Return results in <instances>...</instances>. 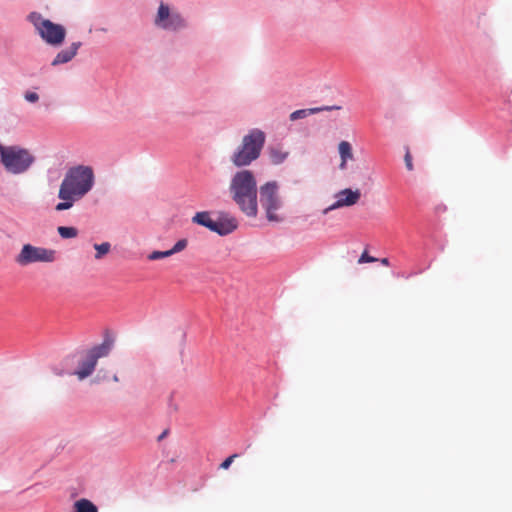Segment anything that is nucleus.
<instances>
[{
    "label": "nucleus",
    "mask_w": 512,
    "mask_h": 512,
    "mask_svg": "<svg viewBox=\"0 0 512 512\" xmlns=\"http://www.w3.org/2000/svg\"><path fill=\"white\" fill-rule=\"evenodd\" d=\"M341 158L340 169H345L348 160L353 159L352 146L348 141H341L338 145Z\"/></svg>",
    "instance_id": "dca6fc26"
},
{
    "label": "nucleus",
    "mask_w": 512,
    "mask_h": 512,
    "mask_svg": "<svg viewBox=\"0 0 512 512\" xmlns=\"http://www.w3.org/2000/svg\"><path fill=\"white\" fill-rule=\"evenodd\" d=\"M187 245H188L187 239H180L175 243V245L171 249L166 250V251H153L148 255L147 258L151 261L159 260L162 258H167L176 253L183 251L184 249H186Z\"/></svg>",
    "instance_id": "9b49d317"
},
{
    "label": "nucleus",
    "mask_w": 512,
    "mask_h": 512,
    "mask_svg": "<svg viewBox=\"0 0 512 512\" xmlns=\"http://www.w3.org/2000/svg\"><path fill=\"white\" fill-rule=\"evenodd\" d=\"M229 191L239 209L248 217L258 214L257 182L252 171L242 169L231 178Z\"/></svg>",
    "instance_id": "f03ea898"
},
{
    "label": "nucleus",
    "mask_w": 512,
    "mask_h": 512,
    "mask_svg": "<svg viewBox=\"0 0 512 512\" xmlns=\"http://www.w3.org/2000/svg\"><path fill=\"white\" fill-rule=\"evenodd\" d=\"M96 364L97 361L94 358H92L89 354H87L86 359L81 362L80 367L75 372V374L78 376L80 380H83L93 373Z\"/></svg>",
    "instance_id": "4468645a"
},
{
    "label": "nucleus",
    "mask_w": 512,
    "mask_h": 512,
    "mask_svg": "<svg viewBox=\"0 0 512 512\" xmlns=\"http://www.w3.org/2000/svg\"><path fill=\"white\" fill-rule=\"evenodd\" d=\"M376 260H377L376 258L369 256L368 253L366 251H364L362 253V255L360 256V258L358 259V263L359 264L370 263V262H375Z\"/></svg>",
    "instance_id": "5701e85b"
},
{
    "label": "nucleus",
    "mask_w": 512,
    "mask_h": 512,
    "mask_svg": "<svg viewBox=\"0 0 512 512\" xmlns=\"http://www.w3.org/2000/svg\"><path fill=\"white\" fill-rule=\"evenodd\" d=\"M154 24L164 30L176 31L186 26L185 20L177 11H172L170 7L161 2L154 19Z\"/></svg>",
    "instance_id": "6e6552de"
},
{
    "label": "nucleus",
    "mask_w": 512,
    "mask_h": 512,
    "mask_svg": "<svg viewBox=\"0 0 512 512\" xmlns=\"http://www.w3.org/2000/svg\"><path fill=\"white\" fill-rule=\"evenodd\" d=\"M113 380H114L115 382H118V380H119V379H118L117 375H114V376H113Z\"/></svg>",
    "instance_id": "bb28decb"
},
{
    "label": "nucleus",
    "mask_w": 512,
    "mask_h": 512,
    "mask_svg": "<svg viewBox=\"0 0 512 512\" xmlns=\"http://www.w3.org/2000/svg\"><path fill=\"white\" fill-rule=\"evenodd\" d=\"M81 46V42H74L67 49L61 50L52 61V66L67 63L71 61L77 54L78 49Z\"/></svg>",
    "instance_id": "f8f14e48"
},
{
    "label": "nucleus",
    "mask_w": 512,
    "mask_h": 512,
    "mask_svg": "<svg viewBox=\"0 0 512 512\" xmlns=\"http://www.w3.org/2000/svg\"><path fill=\"white\" fill-rule=\"evenodd\" d=\"M335 197L337 200L323 211L324 214H327L328 212L335 209L355 205L361 197V192L359 189L353 191L349 188H346L339 191Z\"/></svg>",
    "instance_id": "1a4fd4ad"
},
{
    "label": "nucleus",
    "mask_w": 512,
    "mask_h": 512,
    "mask_svg": "<svg viewBox=\"0 0 512 512\" xmlns=\"http://www.w3.org/2000/svg\"><path fill=\"white\" fill-rule=\"evenodd\" d=\"M339 106H324V107H316L310 109H300L292 112L289 116L291 121H296L298 119L306 118L309 115L316 114L321 111H330L333 109H340Z\"/></svg>",
    "instance_id": "ddd939ff"
},
{
    "label": "nucleus",
    "mask_w": 512,
    "mask_h": 512,
    "mask_svg": "<svg viewBox=\"0 0 512 512\" xmlns=\"http://www.w3.org/2000/svg\"><path fill=\"white\" fill-rule=\"evenodd\" d=\"M192 220L194 223L204 226V227L208 228L209 230H212V228H214L213 227L214 219H212L210 212H207V211L198 212L194 215Z\"/></svg>",
    "instance_id": "f3484780"
},
{
    "label": "nucleus",
    "mask_w": 512,
    "mask_h": 512,
    "mask_svg": "<svg viewBox=\"0 0 512 512\" xmlns=\"http://www.w3.org/2000/svg\"><path fill=\"white\" fill-rule=\"evenodd\" d=\"M238 226L237 220L228 215L221 214L217 220H214V224L211 231L218 233L219 235H227L232 233Z\"/></svg>",
    "instance_id": "9d476101"
},
{
    "label": "nucleus",
    "mask_w": 512,
    "mask_h": 512,
    "mask_svg": "<svg viewBox=\"0 0 512 512\" xmlns=\"http://www.w3.org/2000/svg\"><path fill=\"white\" fill-rule=\"evenodd\" d=\"M289 155V152L287 151H284L281 147L277 146V147H271L269 149V157H270V161L275 164V165H278V164H281L282 162H284L286 160V158L288 157Z\"/></svg>",
    "instance_id": "a211bd4d"
},
{
    "label": "nucleus",
    "mask_w": 512,
    "mask_h": 512,
    "mask_svg": "<svg viewBox=\"0 0 512 512\" xmlns=\"http://www.w3.org/2000/svg\"><path fill=\"white\" fill-rule=\"evenodd\" d=\"M57 232L63 239H70L78 236V230L75 227L59 226L57 228Z\"/></svg>",
    "instance_id": "412c9836"
},
{
    "label": "nucleus",
    "mask_w": 512,
    "mask_h": 512,
    "mask_svg": "<svg viewBox=\"0 0 512 512\" xmlns=\"http://www.w3.org/2000/svg\"><path fill=\"white\" fill-rule=\"evenodd\" d=\"M260 205L265 211L269 222H282L284 216L280 213L283 202L279 195V185L276 181H269L259 188Z\"/></svg>",
    "instance_id": "39448f33"
},
{
    "label": "nucleus",
    "mask_w": 512,
    "mask_h": 512,
    "mask_svg": "<svg viewBox=\"0 0 512 512\" xmlns=\"http://www.w3.org/2000/svg\"><path fill=\"white\" fill-rule=\"evenodd\" d=\"M238 457V454H232L230 455L229 457H227L221 464H220V468L221 469H228L230 467V465L233 463L234 459H236Z\"/></svg>",
    "instance_id": "4be33fe9"
},
{
    "label": "nucleus",
    "mask_w": 512,
    "mask_h": 512,
    "mask_svg": "<svg viewBox=\"0 0 512 512\" xmlns=\"http://www.w3.org/2000/svg\"><path fill=\"white\" fill-rule=\"evenodd\" d=\"M380 261H381V263H382L383 265H385V266H388V265H389V260H388V258H382Z\"/></svg>",
    "instance_id": "a878e982"
},
{
    "label": "nucleus",
    "mask_w": 512,
    "mask_h": 512,
    "mask_svg": "<svg viewBox=\"0 0 512 512\" xmlns=\"http://www.w3.org/2000/svg\"><path fill=\"white\" fill-rule=\"evenodd\" d=\"M165 435H166V432H164V433L159 437V439H162L163 437H165Z\"/></svg>",
    "instance_id": "cd10ccee"
},
{
    "label": "nucleus",
    "mask_w": 512,
    "mask_h": 512,
    "mask_svg": "<svg viewBox=\"0 0 512 512\" xmlns=\"http://www.w3.org/2000/svg\"><path fill=\"white\" fill-rule=\"evenodd\" d=\"M113 347L112 339H105L102 344L93 347L88 354L98 361L99 358L106 357Z\"/></svg>",
    "instance_id": "2eb2a0df"
},
{
    "label": "nucleus",
    "mask_w": 512,
    "mask_h": 512,
    "mask_svg": "<svg viewBox=\"0 0 512 512\" xmlns=\"http://www.w3.org/2000/svg\"><path fill=\"white\" fill-rule=\"evenodd\" d=\"M75 512H98V508L90 500L82 498L74 503Z\"/></svg>",
    "instance_id": "6ab92c4d"
},
{
    "label": "nucleus",
    "mask_w": 512,
    "mask_h": 512,
    "mask_svg": "<svg viewBox=\"0 0 512 512\" xmlns=\"http://www.w3.org/2000/svg\"><path fill=\"white\" fill-rule=\"evenodd\" d=\"M35 162V157L26 148L18 145L5 146L0 142V163L7 173H26Z\"/></svg>",
    "instance_id": "20e7f679"
},
{
    "label": "nucleus",
    "mask_w": 512,
    "mask_h": 512,
    "mask_svg": "<svg viewBox=\"0 0 512 512\" xmlns=\"http://www.w3.org/2000/svg\"><path fill=\"white\" fill-rule=\"evenodd\" d=\"M28 20L32 23L39 36L51 46H60L66 36V29L60 24L43 18L38 12H31Z\"/></svg>",
    "instance_id": "423d86ee"
},
{
    "label": "nucleus",
    "mask_w": 512,
    "mask_h": 512,
    "mask_svg": "<svg viewBox=\"0 0 512 512\" xmlns=\"http://www.w3.org/2000/svg\"><path fill=\"white\" fill-rule=\"evenodd\" d=\"M24 98L28 101V102H31V103H35L39 100V95L35 92H30V91H27L25 94H24Z\"/></svg>",
    "instance_id": "393cba45"
},
{
    "label": "nucleus",
    "mask_w": 512,
    "mask_h": 512,
    "mask_svg": "<svg viewBox=\"0 0 512 512\" xmlns=\"http://www.w3.org/2000/svg\"><path fill=\"white\" fill-rule=\"evenodd\" d=\"M265 143V134L259 129H252L242 139L241 144L230 157L234 166L246 167L257 160Z\"/></svg>",
    "instance_id": "7ed1b4c3"
},
{
    "label": "nucleus",
    "mask_w": 512,
    "mask_h": 512,
    "mask_svg": "<svg viewBox=\"0 0 512 512\" xmlns=\"http://www.w3.org/2000/svg\"><path fill=\"white\" fill-rule=\"evenodd\" d=\"M95 175L92 167L76 165L70 167L59 186L58 198L61 200L55 210L60 212L73 207L75 202L85 197L93 188Z\"/></svg>",
    "instance_id": "f257e3e1"
},
{
    "label": "nucleus",
    "mask_w": 512,
    "mask_h": 512,
    "mask_svg": "<svg viewBox=\"0 0 512 512\" xmlns=\"http://www.w3.org/2000/svg\"><path fill=\"white\" fill-rule=\"evenodd\" d=\"M404 161H405L406 168L409 171H412L414 167H413V162H412V156H411L409 149L406 150V153L404 156Z\"/></svg>",
    "instance_id": "b1692460"
},
{
    "label": "nucleus",
    "mask_w": 512,
    "mask_h": 512,
    "mask_svg": "<svg viewBox=\"0 0 512 512\" xmlns=\"http://www.w3.org/2000/svg\"><path fill=\"white\" fill-rule=\"evenodd\" d=\"M55 251L31 244H24L20 253L15 257V262L20 266H27L36 262H53Z\"/></svg>",
    "instance_id": "0eeeda50"
},
{
    "label": "nucleus",
    "mask_w": 512,
    "mask_h": 512,
    "mask_svg": "<svg viewBox=\"0 0 512 512\" xmlns=\"http://www.w3.org/2000/svg\"><path fill=\"white\" fill-rule=\"evenodd\" d=\"M94 249L96 250L94 258L100 260L111 251V244L109 242L94 244Z\"/></svg>",
    "instance_id": "aec40b11"
}]
</instances>
